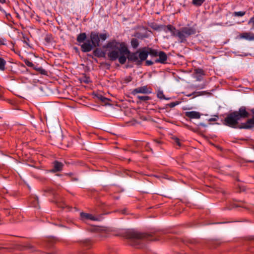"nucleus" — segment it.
I'll use <instances>...</instances> for the list:
<instances>
[{"instance_id":"1","label":"nucleus","mask_w":254,"mask_h":254,"mask_svg":"<svg viewBox=\"0 0 254 254\" xmlns=\"http://www.w3.org/2000/svg\"><path fill=\"white\" fill-rule=\"evenodd\" d=\"M106 48L108 49V57L110 60L115 61L118 59L119 62L122 64H125L127 59L129 62L140 65L143 61L147 59L149 55L156 57L159 53L157 50L149 47H144L141 50L131 52L124 42H120L116 40L108 42Z\"/></svg>"},{"instance_id":"2","label":"nucleus","mask_w":254,"mask_h":254,"mask_svg":"<svg viewBox=\"0 0 254 254\" xmlns=\"http://www.w3.org/2000/svg\"><path fill=\"white\" fill-rule=\"evenodd\" d=\"M250 116L249 109L245 106H241L238 111L227 114L223 121V124L232 128H240L242 125H239V121L241 119L248 118Z\"/></svg>"},{"instance_id":"3","label":"nucleus","mask_w":254,"mask_h":254,"mask_svg":"<svg viewBox=\"0 0 254 254\" xmlns=\"http://www.w3.org/2000/svg\"><path fill=\"white\" fill-rule=\"evenodd\" d=\"M124 237L129 240V244L137 248L141 247L144 241H157L158 239H153L152 236L147 233H140L134 230H127L124 233Z\"/></svg>"},{"instance_id":"4","label":"nucleus","mask_w":254,"mask_h":254,"mask_svg":"<svg viewBox=\"0 0 254 254\" xmlns=\"http://www.w3.org/2000/svg\"><path fill=\"white\" fill-rule=\"evenodd\" d=\"M106 33H100L92 31L90 34V40H87L85 43L81 45V50L82 52L87 53L92 50L94 48L100 46V40L104 41L108 37Z\"/></svg>"},{"instance_id":"5","label":"nucleus","mask_w":254,"mask_h":254,"mask_svg":"<svg viewBox=\"0 0 254 254\" xmlns=\"http://www.w3.org/2000/svg\"><path fill=\"white\" fill-rule=\"evenodd\" d=\"M196 28L192 27H184L178 30L177 37L181 43H184L187 41V38L196 33Z\"/></svg>"},{"instance_id":"6","label":"nucleus","mask_w":254,"mask_h":254,"mask_svg":"<svg viewBox=\"0 0 254 254\" xmlns=\"http://www.w3.org/2000/svg\"><path fill=\"white\" fill-rule=\"evenodd\" d=\"M152 93V89L150 87H148L147 85H144L140 87H138L133 89L131 94L133 95H136L137 94L141 93L144 94H149Z\"/></svg>"},{"instance_id":"7","label":"nucleus","mask_w":254,"mask_h":254,"mask_svg":"<svg viewBox=\"0 0 254 254\" xmlns=\"http://www.w3.org/2000/svg\"><path fill=\"white\" fill-rule=\"evenodd\" d=\"M159 58L154 60L155 63H161L164 64L166 63L167 60V56L166 54L163 51H159L158 54Z\"/></svg>"},{"instance_id":"8","label":"nucleus","mask_w":254,"mask_h":254,"mask_svg":"<svg viewBox=\"0 0 254 254\" xmlns=\"http://www.w3.org/2000/svg\"><path fill=\"white\" fill-rule=\"evenodd\" d=\"M185 115L190 119H198L200 118L201 114L197 111H187L185 113Z\"/></svg>"},{"instance_id":"9","label":"nucleus","mask_w":254,"mask_h":254,"mask_svg":"<svg viewBox=\"0 0 254 254\" xmlns=\"http://www.w3.org/2000/svg\"><path fill=\"white\" fill-rule=\"evenodd\" d=\"M254 127V116L252 119H249L247 121L242 124L240 129H250Z\"/></svg>"},{"instance_id":"10","label":"nucleus","mask_w":254,"mask_h":254,"mask_svg":"<svg viewBox=\"0 0 254 254\" xmlns=\"http://www.w3.org/2000/svg\"><path fill=\"white\" fill-rule=\"evenodd\" d=\"M64 165L62 162L58 161H55L53 162V168L51 170L52 172H57L63 170Z\"/></svg>"},{"instance_id":"11","label":"nucleus","mask_w":254,"mask_h":254,"mask_svg":"<svg viewBox=\"0 0 254 254\" xmlns=\"http://www.w3.org/2000/svg\"><path fill=\"white\" fill-rule=\"evenodd\" d=\"M165 32L169 31L171 33V35L174 37H177L178 30L172 25L169 24L165 27L164 29Z\"/></svg>"},{"instance_id":"12","label":"nucleus","mask_w":254,"mask_h":254,"mask_svg":"<svg viewBox=\"0 0 254 254\" xmlns=\"http://www.w3.org/2000/svg\"><path fill=\"white\" fill-rule=\"evenodd\" d=\"M240 37L248 41H254V34L251 32H244L240 35Z\"/></svg>"},{"instance_id":"13","label":"nucleus","mask_w":254,"mask_h":254,"mask_svg":"<svg viewBox=\"0 0 254 254\" xmlns=\"http://www.w3.org/2000/svg\"><path fill=\"white\" fill-rule=\"evenodd\" d=\"M80 216L83 221H85L87 220H96L97 219L95 218L94 216H93L92 215L86 213L84 212H81L80 214Z\"/></svg>"},{"instance_id":"14","label":"nucleus","mask_w":254,"mask_h":254,"mask_svg":"<svg viewBox=\"0 0 254 254\" xmlns=\"http://www.w3.org/2000/svg\"><path fill=\"white\" fill-rule=\"evenodd\" d=\"M87 38L86 33L85 32L81 33L78 34L76 38V41L78 43V45L81 46V43H84Z\"/></svg>"},{"instance_id":"15","label":"nucleus","mask_w":254,"mask_h":254,"mask_svg":"<svg viewBox=\"0 0 254 254\" xmlns=\"http://www.w3.org/2000/svg\"><path fill=\"white\" fill-rule=\"evenodd\" d=\"M93 54L95 56L98 58H102L105 56L104 53L100 49L96 48L93 51Z\"/></svg>"},{"instance_id":"16","label":"nucleus","mask_w":254,"mask_h":254,"mask_svg":"<svg viewBox=\"0 0 254 254\" xmlns=\"http://www.w3.org/2000/svg\"><path fill=\"white\" fill-rule=\"evenodd\" d=\"M157 97L160 99H164L166 100H169L170 98H166L164 95L163 91L162 90H159L157 92Z\"/></svg>"},{"instance_id":"17","label":"nucleus","mask_w":254,"mask_h":254,"mask_svg":"<svg viewBox=\"0 0 254 254\" xmlns=\"http://www.w3.org/2000/svg\"><path fill=\"white\" fill-rule=\"evenodd\" d=\"M130 45L133 49H136L139 46V42L137 39L132 38L130 41Z\"/></svg>"},{"instance_id":"18","label":"nucleus","mask_w":254,"mask_h":254,"mask_svg":"<svg viewBox=\"0 0 254 254\" xmlns=\"http://www.w3.org/2000/svg\"><path fill=\"white\" fill-rule=\"evenodd\" d=\"M137 99L140 101H147L151 99V97L148 96H137Z\"/></svg>"},{"instance_id":"19","label":"nucleus","mask_w":254,"mask_h":254,"mask_svg":"<svg viewBox=\"0 0 254 254\" xmlns=\"http://www.w3.org/2000/svg\"><path fill=\"white\" fill-rule=\"evenodd\" d=\"M5 64L6 61L3 59L0 58V70H4Z\"/></svg>"},{"instance_id":"20","label":"nucleus","mask_w":254,"mask_h":254,"mask_svg":"<svg viewBox=\"0 0 254 254\" xmlns=\"http://www.w3.org/2000/svg\"><path fill=\"white\" fill-rule=\"evenodd\" d=\"M201 95H202V93L201 92L195 91L191 94H187V95H186V96H188V97H190L192 96V98H194L195 97H197V96H200Z\"/></svg>"},{"instance_id":"21","label":"nucleus","mask_w":254,"mask_h":254,"mask_svg":"<svg viewBox=\"0 0 254 254\" xmlns=\"http://www.w3.org/2000/svg\"><path fill=\"white\" fill-rule=\"evenodd\" d=\"M246 14V11H235L233 13V16L235 17H242Z\"/></svg>"},{"instance_id":"22","label":"nucleus","mask_w":254,"mask_h":254,"mask_svg":"<svg viewBox=\"0 0 254 254\" xmlns=\"http://www.w3.org/2000/svg\"><path fill=\"white\" fill-rule=\"evenodd\" d=\"M205 0H192V3L197 6H199L202 4Z\"/></svg>"},{"instance_id":"23","label":"nucleus","mask_w":254,"mask_h":254,"mask_svg":"<svg viewBox=\"0 0 254 254\" xmlns=\"http://www.w3.org/2000/svg\"><path fill=\"white\" fill-rule=\"evenodd\" d=\"M35 70L38 71L40 73L43 75H47L48 72L45 69H44L42 67H39L37 68H34Z\"/></svg>"},{"instance_id":"24","label":"nucleus","mask_w":254,"mask_h":254,"mask_svg":"<svg viewBox=\"0 0 254 254\" xmlns=\"http://www.w3.org/2000/svg\"><path fill=\"white\" fill-rule=\"evenodd\" d=\"M97 237L99 240H101L106 237V234L105 232H101L97 235Z\"/></svg>"},{"instance_id":"25","label":"nucleus","mask_w":254,"mask_h":254,"mask_svg":"<svg viewBox=\"0 0 254 254\" xmlns=\"http://www.w3.org/2000/svg\"><path fill=\"white\" fill-rule=\"evenodd\" d=\"M180 103V102L176 101V102H171L169 104H167L166 105V106L168 107H169L170 108H173V107H175L176 106L178 105Z\"/></svg>"},{"instance_id":"26","label":"nucleus","mask_w":254,"mask_h":254,"mask_svg":"<svg viewBox=\"0 0 254 254\" xmlns=\"http://www.w3.org/2000/svg\"><path fill=\"white\" fill-rule=\"evenodd\" d=\"M25 64L26 65H27L29 67H34V64L30 62V61L26 60L24 61Z\"/></svg>"},{"instance_id":"27","label":"nucleus","mask_w":254,"mask_h":254,"mask_svg":"<svg viewBox=\"0 0 254 254\" xmlns=\"http://www.w3.org/2000/svg\"><path fill=\"white\" fill-rule=\"evenodd\" d=\"M248 24L250 25L252 24V28L251 29H253L254 28V16L251 17L249 20Z\"/></svg>"},{"instance_id":"28","label":"nucleus","mask_w":254,"mask_h":254,"mask_svg":"<svg viewBox=\"0 0 254 254\" xmlns=\"http://www.w3.org/2000/svg\"><path fill=\"white\" fill-rule=\"evenodd\" d=\"M173 139L174 142L175 144H176L179 146H181V143L180 142V139L178 138L174 137V138H173Z\"/></svg>"},{"instance_id":"29","label":"nucleus","mask_w":254,"mask_h":254,"mask_svg":"<svg viewBox=\"0 0 254 254\" xmlns=\"http://www.w3.org/2000/svg\"><path fill=\"white\" fill-rule=\"evenodd\" d=\"M195 73L196 74H204V71L201 68H197L195 69Z\"/></svg>"},{"instance_id":"30","label":"nucleus","mask_w":254,"mask_h":254,"mask_svg":"<svg viewBox=\"0 0 254 254\" xmlns=\"http://www.w3.org/2000/svg\"><path fill=\"white\" fill-rule=\"evenodd\" d=\"M3 212L6 215H10L11 214V211L8 208H4Z\"/></svg>"},{"instance_id":"31","label":"nucleus","mask_w":254,"mask_h":254,"mask_svg":"<svg viewBox=\"0 0 254 254\" xmlns=\"http://www.w3.org/2000/svg\"><path fill=\"white\" fill-rule=\"evenodd\" d=\"M145 63H146V65L149 66V65H151L153 64L154 63H155V62H153L152 61H150V60H146L145 62Z\"/></svg>"},{"instance_id":"32","label":"nucleus","mask_w":254,"mask_h":254,"mask_svg":"<svg viewBox=\"0 0 254 254\" xmlns=\"http://www.w3.org/2000/svg\"><path fill=\"white\" fill-rule=\"evenodd\" d=\"M218 118V117L217 116H214V117L213 118H210L209 120H208V121L209 122H214V121H216L217 120Z\"/></svg>"},{"instance_id":"33","label":"nucleus","mask_w":254,"mask_h":254,"mask_svg":"<svg viewBox=\"0 0 254 254\" xmlns=\"http://www.w3.org/2000/svg\"><path fill=\"white\" fill-rule=\"evenodd\" d=\"M131 80H132V77L130 76L126 77V78L125 79V81L127 83H128V82L131 81Z\"/></svg>"},{"instance_id":"34","label":"nucleus","mask_w":254,"mask_h":254,"mask_svg":"<svg viewBox=\"0 0 254 254\" xmlns=\"http://www.w3.org/2000/svg\"><path fill=\"white\" fill-rule=\"evenodd\" d=\"M85 245L88 247L91 245V241L89 240H86L85 241Z\"/></svg>"},{"instance_id":"35","label":"nucleus","mask_w":254,"mask_h":254,"mask_svg":"<svg viewBox=\"0 0 254 254\" xmlns=\"http://www.w3.org/2000/svg\"><path fill=\"white\" fill-rule=\"evenodd\" d=\"M135 37H137V38H144L145 37V36H142V35H140V34L139 33H136L135 35Z\"/></svg>"},{"instance_id":"36","label":"nucleus","mask_w":254,"mask_h":254,"mask_svg":"<svg viewBox=\"0 0 254 254\" xmlns=\"http://www.w3.org/2000/svg\"><path fill=\"white\" fill-rule=\"evenodd\" d=\"M6 2V0H0V3H5Z\"/></svg>"},{"instance_id":"37","label":"nucleus","mask_w":254,"mask_h":254,"mask_svg":"<svg viewBox=\"0 0 254 254\" xmlns=\"http://www.w3.org/2000/svg\"><path fill=\"white\" fill-rule=\"evenodd\" d=\"M251 112L253 114V116H254V108L251 109Z\"/></svg>"},{"instance_id":"38","label":"nucleus","mask_w":254,"mask_h":254,"mask_svg":"<svg viewBox=\"0 0 254 254\" xmlns=\"http://www.w3.org/2000/svg\"><path fill=\"white\" fill-rule=\"evenodd\" d=\"M10 17V14H6V17H7V18H8V17Z\"/></svg>"},{"instance_id":"39","label":"nucleus","mask_w":254,"mask_h":254,"mask_svg":"<svg viewBox=\"0 0 254 254\" xmlns=\"http://www.w3.org/2000/svg\"><path fill=\"white\" fill-rule=\"evenodd\" d=\"M101 99L102 101H104V99H106V98L105 97H102Z\"/></svg>"},{"instance_id":"40","label":"nucleus","mask_w":254,"mask_h":254,"mask_svg":"<svg viewBox=\"0 0 254 254\" xmlns=\"http://www.w3.org/2000/svg\"><path fill=\"white\" fill-rule=\"evenodd\" d=\"M199 125L201 126L205 127V125L203 124H202V123H200L199 124Z\"/></svg>"},{"instance_id":"41","label":"nucleus","mask_w":254,"mask_h":254,"mask_svg":"<svg viewBox=\"0 0 254 254\" xmlns=\"http://www.w3.org/2000/svg\"><path fill=\"white\" fill-rule=\"evenodd\" d=\"M3 44L2 41L0 39V45Z\"/></svg>"},{"instance_id":"42","label":"nucleus","mask_w":254,"mask_h":254,"mask_svg":"<svg viewBox=\"0 0 254 254\" xmlns=\"http://www.w3.org/2000/svg\"><path fill=\"white\" fill-rule=\"evenodd\" d=\"M85 83H88V81L87 80H86V81H85Z\"/></svg>"},{"instance_id":"43","label":"nucleus","mask_w":254,"mask_h":254,"mask_svg":"<svg viewBox=\"0 0 254 254\" xmlns=\"http://www.w3.org/2000/svg\"><path fill=\"white\" fill-rule=\"evenodd\" d=\"M204 88V86H202V87H200V88H201V89H202V88Z\"/></svg>"},{"instance_id":"44","label":"nucleus","mask_w":254,"mask_h":254,"mask_svg":"<svg viewBox=\"0 0 254 254\" xmlns=\"http://www.w3.org/2000/svg\"><path fill=\"white\" fill-rule=\"evenodd\" d=\"M74 180H75V181H77V179H74Z\"/></svg>"},{"instance_id":"45","label":"nucleus","mask_w":254,"mask_h":254,"mask_svg":"<svg viewBox=\"0 0 254 254\" xmlns=\"http://www.w3.org/2000/svg\"><path fill=\"white\" fill-rule=\"evenodd\" d=\"M3 248H0V249H3Z\"/></svg>"},{"instance_id":"46","label":"nucleus","mask_w":254,"mask_h":254,"mask_svg":"<svg viewBox=\"0 0 254 254\" xmlns=\"http://www.w3.org/2000/svg\"><path fill=\"white\" fill-rule=\"evenodd\" d=\"M1 97V96H0V97Z\"/></svg>"}]
</instances>
